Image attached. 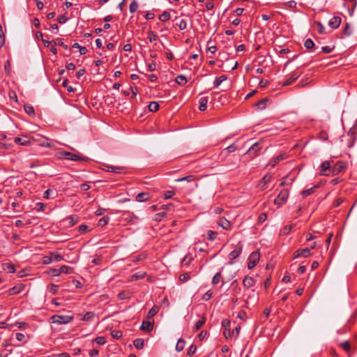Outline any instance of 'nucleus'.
Listing matches in <instances>:
<instances>
[{"label":"nucleus","mask_w":357,"mask_h":357,"mask_svg":"<svg viewBox=\"0 0 357 357\" xmlns=\"http://www.w3.org/2000/svg\"><path fill=\"white\" fill-rule=\"evenodd\" d=\"M196 351H197V347L195 345H194V344H192L188 348L187 354L189 356H192V355H194L195 354Z\"/></svg>","instance_id":"51"},{"label":"nucleus","mask_w":357,"mask_h":357,"mask_svg":"<svg viewBox=\"0 0 357 357\" xmlns=\"http://www.w3.org/2000/svg\"><path fill=\"white\" fill-rule=\"evenodd\" d=\"M8 96H9V98H10L11 100H15V102H17V96L16 93H15L14 91L10 90V91L8 92Z\"/></svg>","instance_id":"60"},{"label":"nucleus","mask_w":357,"mask_h":357,"mask_svg":"<svg viewBox=\"0 0 357 357\" xmlns=\"http://www.w3.org/2000/svg\"><path fill=\"white\" fill-rule=\"evenodd\" d=\"M232 332L229 328H225L223 335L226 339L231 337Z\"/></svg>","instance_id":"63"},{"label":"nucleus","mask_w":357,"mask_h":357,"mask_svg":"<svg viewBox=\"0 0 357 357\" xmlns=\"http://www.w3.org/2000/svg\"><path fill=\"white\" fill-rule=\"evenodd\" d=\"M51 256L52 257V260L53 261H60L63 259V256L61 255H60V254H57V253H54V252H51Z\"/></svg>","instance_id":"49"},{"label":"nucleus","mask_w":357,"mask_h":357,"mask_svg":"<svg viewBox=\"0 0 357 357\" xmlns=\"http://www.w3.org/2000/svg\"><path fill=\"white\" fill-rule=\"evenodd\" d=\"M185 342L183 339L181 338L178 340L177 344L176 345V350L177 351H181L183 350L185 347Z\"/></svg>","instance_id":"32"},{"label":"nucleus","mask_w":357,"mask_h":357,"mask_svg":"<svg viewBox=\"0 0 357 357\" xmlns=\"http://www.w3.org/2000/svg\"><path fill=\"white\" fill-rule=\"evenodd\" d=\"M316 188V186L310 188L307 190H303L301 192V195L303 197H306L310 195H312L314 192V189Z\"/></svg>","instance_id":"42"},{"label":"nucleus","mask_w":357,"mask_h":357,"mask_svg":"<svg viewBox=\"0 0 357 357\" xmlns=\"http://www.w3.org/2000/svg\"><path fill=\"white\" fill-rule=\"evenodd\" d=\"M146 275V273L144 271H139L132 275L129 279V281H136L138 280L143 279Z\"/></svg>","instance_id":"15"},{"label":"nucleus","mask_w":357,"mask_h":357,"mask_svg":"<svg viewBox=\"0 0 357 357\" xmlns=\"http://www.w3.org/2000/svg\"><path fill=\"white\" fill-rule=\"evenodd\" d=\"M109 220V218L108 216H104L99 220L98 225L100 227H103L108 223Z\"/></svg>","instance_id":"43"},{"label":"nucleus","mask_w":357,"mask_h":357,"mask_svg":"<svg viewBox=\"0 0 357 357\" xmlns=\"http://www.w3.org/2000/svg\"><path fill=\"white\" fill-rule=\"evenodd\" d=\"M73 319L72 316L55 314L51 317L52 323L59 324H68Z\"/></svg>","instance_id":"4"},{"label":"nucleus","mask_w":357,"mask_h":357,"mask_svg":"<svg viewBox=\"0 0 357 357\" xmlns=\"http://www.w3.org/2000/svg\"><path fill=\"white\" fill-rule=\"evenodd\" d=\"M190 279V276L188 273L181 274L179 276V280L181 282H185Z\"/></svg>","instance_id":"46"},{"label":"nucleus","mask_w":357,"mask_h":357,"mask_svg":"<svg viewBox=\"0 0 357 357\" xmlns=\"http://www.w3.org/2000/svg\"><path fill=\"white\" fill-rule=\"evenodd\" d=\"M328 133L325 130H321L319 132V138L323 141L328 139Z\"/></svg>","instance_id":"52"},{"label":"nucleus","mask_w":357,"mask_h":357,"mask_svg":"<svg viewBox=\"0 0 357 357\" xmlns=\"http://www.w3.org/2000/svg\"><path fill=\"white\" fill-rule=\"evenodd\" d=\"M347 163L342 160H338L332 165L331 176H335L345 170Z\"/></svg>","instance_id":"6"},{"label":"nucleus","mask_w":357,"mask_h":357,"mask_svg":"<svg viewBox=\"0 0 357 357\" xmlns=\"http://www.w3.org/2000/svg\"><path fill=\"white\" fill-rule=\"evenodd\" d=\"M287 157V155L285 153H281L278 155L277 157L272 158L269 162L268 165L273 167L280 161L284 160Z\"/></svg>","instance_id":"12"},{"label":"nucleus","mask_w":357,"mask_h":357,"mask_svg":"<svg viewBox=\"0 0 357 357\" xmlns=\"http://www.w3.org/2000/svg\"><path fill=\"white\" fill-rule=\"evenodd\" d=\"M133 345L137 349H142L144 345L143 339H141V338L135 339L133 342Z\"/></svg>","instance_id":"31"},{"label":"nucleus","mask_w":357,"mask_h":357,"mask_svg":"<svg viewBox=\"0 0 357 357\" xmlns=\"http://www.w3.org/2000/svg\"><path fill=\"white\" fill-rule=\"evenodd\" d=\"M138 8H139L138 3L137 2L136 0H133L130 3V6H129L130 12L132 13H134L137 10Z\"/></svg>","instance_id":"35"},{"label":"nucleus","mask_w":357,"mask_h":357,"mask_svg":"<svg viewBox=\"0 0 357 357\" xmlns=\"http://www.w3.org/2000/svg\"><path fill=\"white\" fill-rule=\"evenodd\" d=\"M14 142L16 144H20V145H23V146L28 145L30 143L29 141L24 139L21 138V137H15V139H14Z\"/></svg>","instance_id":"40"},{"label":"nucleus","mask_w":357,"mask_h":357,"mask_svg":"<svg viewBox=\"0 0 357 357\" xmlns=\"http://www.w3.org/2000/svg\"><path fill=\"white\" fill-rule=\"evenodd\" d=\"M294 226V225H289L284 226L282 230V234H284V235L288 234L291 231V230Z\"/></svg>","instance_id":"50"},{"label":"nucleus","mask_w":357,"mask_h":357,"mask_svg":"<svg viewBox=\"0 0 357 357\" xmlns=\"http://www.w3.org/2000/svg\"><path fill=\"white\" fill-rule=\"evenodd\" d=\"M199 109L200 111H205L207 108L208 98L202 97L199 100Z\"/></svg>","instance_id":"20"},{"label":"nucleus","mask_w":357,"mask_h":357,"mask_svg":"<svg viewBox=\"0 0 357 357\" xmlns=\"http://www.w3.org/2000/svg\"><path fill=\"white\" fill-rule=\"evenodd\" d=\"M212 296V293L211 291H208L206 293H205L202 296V300L204 301H208Z\"/></svg>","instance_id":"64"},{"label":"nucleus","mask_w":357,"mask_h":357,"mask_svg":"<svg viewBox=\"0 0 357 357\" xmlns=\"http://www.w3.org/2000/svg\"><path fill=\"white\" fill-rule=\"evenodd\" d=\"M175 82L180 86H184L188 82V80L184 75H179L176 77Z\"/></svg>","instance_id":"25"},{"label":"nucleus","mask_w":357,"mask_h":357,"mask_svg":"<svg viewBox=\"0 0 357 357\" xmlns=\"http://www.w3.org/2000/svg\"><path fill=\"white\" fill-rule=\"evenodd\" d=\"M357 139V125L354 126L348 132L346 137L347 146L349 148L352 147L354 145L356 140Z\"/></svg>","instance_id":"1"},{"label":"nucleus","mask_w":357,"mask_h":357,"mask_svg":"<svg viewBox=\"0 0 357 357\" xmlns=\"http://www.w3.org/2000/svg\"><path fill=\"white\" fill-rule=\"evenodd\" d=\"M218 225L226 230H229L231 229V222L223 217L219 218L218 221Z\"/></svg>","instance_id":"13"},{"label":"nucleus","mask_w":357,"mask_h":357,"mask_svg":"<svg viewBox=\"0 0 357 357\" xmlns=\"http://www.w3.org/2000/svg\"><path fill=\"white\" fill-rule=\"evenodd\" d=\"M268 102V98H263L261 99V100H259V102H257L256 104H255V106L257 107V109L259 110H262V109H264L266 107V103Z\"/></svg>","instance_id":"22"},{"label":"nucleus","mask_w":357,"mask_h":357,"mask_svg":"<svg viewBox=\"0 0 357 357\" xmlns=\"http://www.w3.org/2000/svg\"><path fill=\"white\" fill-rule=\"evenodd\" d=\"M236 149V146L234 144H231L227 148L221 151L220 155H224L226 157L228 153L235 151Z\"/></svg>","instance_id":"19"},{"label":"nucleus","mask_w":357,"mask_h":357,"mask_svg":"<svg viewBox=\"0 0 357 357\" xmlns=\"http://www.w3.org/2000/svg\"><path fill=\"white\" fill-rule=\"evenodd\" d=\"M207 238L210 241H213L216 238L218 233L211 230H208L206 234Z\"/></svg>","instance_id":"41"},{"label":"nucleus","mask_w":357,"mask_h":357,"mask_svg":"<svg viewBox=\"0 0 357 357\" xmlns=\"http://www.w3.org/2000/svg\"><path fill=\"white\" fill-rule=\"evenodd\" d=\"M5 44V36L3 33L2 27L0 25V48L2 47Z\"/></svg>","instance_id":"53"},{"label":"nucleus","mask_w":357,"mask_h":357,"mask_svg":"<svg viewBox=\"0 0 357 357\" xmlns=\"http://www.w3.org/2000/svg\"><path fill=\"white\" fill-rule=\"evenodd\" d=\"M49 291L52 294H56L58 292L59 286L54 284H50L48 286Z\"/></svg>","instance_id":"44"},{"label":"nucleus","mask_w":357,"mask_h":357,"mask_svg":"<svg viewBox=\"0 0 357 357\" xmlns=\"http://www.w3.org/2000/svg\"><path fill=\"white\" fill-rule=\"evenodd\" d=\"M60 155L62 157H64L67 160H73V161H84L86 160V158L82 155H80L77 153L68 152V151H62L60 153Z\"/></svg>","instance_id":"5"},{"label":"nucleus","mask_w":357,"mask_h":357,"mask_svg":"<svg viewBox=\"0 0 357 357\" xmlns=\"http://www.w3.org/2000/svg\"><path fill=\"white\" fill-rule=\"evenodd\" d=\"M262 149V146L261 144V142H255L254 144H252L248 151H247V153L252 155V157H255L258 155L259 151Z\"/></svg>","instance_id":"9"},{"label":"nucleus","mask_w":357,"mask_h":357,"mask_svg":"<svg viewBox=\"0 0 357 357\" xmlns=\"http://www.w3.org/2000/svg\"><path fill=\"white\" fill-rule=\"evenodd\" d=\"M241 252H242V248L241 246L237 248L236 249L234 250L233 251H231L229 254L230 259L233 260V259H235L236 258H237L240 255Z\"/></svg>","instance_id":"24"},{"label":"nucleus","mask_w":357,"mask_h":357,"mask_svg":"<svg viewBox=\"0 0 357 357\" xmlns=\"http://www.w3.org/2000/svg\"><path fill=\"white\" fill-rule=\"evenodd\" d=\"M206 320V317H202L201 319H199L198 321H197L194 326V331H199L203 326V325L205 324Z\"/></svg>","instance_id":"27"},{"label":"nucleus","mask_w":357,"mask_h":357,"mask_svg":"<svg viewBox=\"0 0 357 357\" xmlns=\"http://www.w3.org/2000/svg\"><path fill=\"white\" fill-rule=\"evenodd\" d=\"M51 43H54V45H59L60 47H63L65 50L68 49V45L64 44L63 42L60 39H58V42L52 40L51 41Z\"/></svg>","instance_id":"55"},{"label":"nucleus","mask_w":357,"mask_h":357,"mask_svg":"<svg viewBox=\"0 0 357 357\" xmlns=\"http://www.w3.org/2000/svg\"><path fill=\"white\" fill-rule=\"evenodd\" d=\"M227 79L226 75H222L220 77H216L215 80L213 82L214 87H218L220 85V84L225 81Z\"/></svg>","instance_id":"36"},{"label":"nucleus","mask_w":357,"mask_h":357,"mask_svg":"<svg viewBox=\"0 0 357 357\" xmlns=\"http://www.w3.org/2000/svg\"><path fill=\"white\" fill-rule=\"evenodd\" d=\"M158 312V308L156 306H153L152 308H151L147 314L148 319H151L153 317H154Z\"/></svg>","instance_id":"38"},{"label":"nucleus","mask_w":357,"mask_h":357,"mask_svg":"<svg viewBox=\"0 0 357 357\" xmlns=\"http://www.w3.org/2000/svg\"><path fill=\"white\" fill-rule=\"evenodd\" d=\"M344 200V198H342V197L337 198L333 202V206H335V207L339 206L340 204H342L343 203Z\"/></svg>","instance_id":"62"},{"label":"nucleus","mask_w":357,"mask_h":357,"mask_svg":"<svg viewBox=\"0 0 357 357\" xmlns=\"http://www.w3.org/2000/svg\"><path fill=\"white\" fill-rule=\"evenodd\" d=\"M23 289L22 285L20 286H15L9 289V295H15L20 293Z\"/></svg>","instance_id":"29"},{"label":"nucleus","mask_w":357,"mask_h":357,"mask_svg":"<svg viewBox=\"0 0 357 357\" xmlns=\"http://www.w3.org/2000/svg\"><path fill=\"white\" fill-rule=\"evenodd\" d=\"M260 258V254L259 252H253L250 254L248 258V269H252L259 262Z\"/></svg>","instance_id":"7"},{"label":"nucleus","mask_w":357,"mask_h":357,"mask_svg":"<svg viewBox=\"0 0 357 357\" xmlns=\"http://www.w3.org/2000/svg\"><path fill=\"white\" fill-rule=\"evenodd\" d=\"M66 221L68 222V226L71 227L75 225L78 222V218L70 215L66 218Z\"/></svg>","instance_id":"34"},{"label":"nucleus","mask_w":357,"mask_h":357,"mask_svg":"<svg viewBox=\"0 0 357 357\" xmlns=\"http://www.w3.org/2000/svg\"><path fill=\"white\" fill-rule=\"evenodd\" d=\"M170 13L167 11H164L160 16L159 20L161 22H167L170 19Z\"/></svg>","instance_id":"37"},{"label":"nucleus","mask_w":357,"mask_h":357,"mask_svg":"<svg viewBox=\"0 0 357 357\" xmlns=\"http://www.w3.org/2000/svg\"><path fill=\"white\" fill-rule=\"evenodd\" d=\"M57 20L59 23L64 24L68 20V18L64 15H61L58 16Z\"/></svg>","instance_id":"57"},{"label":"nucleus","mask_w":357,"mask_h":357,"mask_svg":"<svg viewBox=\"0 0 357 357\" xmlns=\"http://www.w3.org/2000/svg\"><path fill=\"white\" fill-rule=\"evenodd\" d=\"M333 163V160H325L324 161L320 166V173L321 176H331V170H332V164Z\"/></svg>","instance_id":"2"},{"label":"nucleus","mask_w":357,"mask_h":357,"mask_svg":"<svg viewBox=\"0 0 357 357\" xmlns=\"http://www.w3.org/2000/svg\"><path fill=\"white\" fill-rule=\"evenodd\" d=\"M271 179V175H268V174H266L265 175L260 181V185H261V188L263 190L265 189V185L270 182Z\"/></svg>","instance_id":"33"},{"label":"nucleus","mask_w":357,"mask_h":357,"mask_svg":"<svg viewBox=\"0 0 357 357\" xmlns=\"http://www.w3.org/2000/svg\"><path fill=\"white\" fill-rule=\"evenodd\" d=\"M311 255V251L310 248H303V249H299L296 250L294 252V259L303 257H307Z\"/></svg>","instance_id":"10"},{"label":"nucleus","mask_w":357,"mask_h":357,"mask_svg":"<svg viewBox=\"0 0 357 357\" xmlns=\"http://www.w3.org/2000/svg\"><path fill=\"white\" fill-rule=\"evenodd\" d=\"M150 196L147 192H140L136 196V200L137 202H146L149 200Z\"/></svg>","instance_id":"21"},{"label":"nucleus","mask_w":357,"mask_h":357,"mask_svg":"<svg viewBox=\"0 0 357 357\" xmlns=\"http://www.w3.org/2000/svg\"><path fill=\"white\" fill-rule=\"evenodd\" d=\"M112 335L116 339H120L122 337L123 333L121 331H112Z\"/></svg>","instance_id":"59"},{"label":"nucleus","mask_w":357,"mask_h":357,"mask_svg":"<svg viewBox=\"0 0 357 357\" xmlns=\"http://www.w3.org/2000/svg\"><path fill=\"white\" fill-rule=\"evenodd\" d=\"M5 269L7 270L8 273H15V268L14 265L10 264H5Z\"/></svg>","instance_id":"56"},{"label":"nucleus","mask_w":357,"mask_h":357,"mask_svg":"<svg viewBox=\"0 0 357 357\" xmlns=\"http://www.w3.org/2000/svg\"><path fill=\"white\" fill-rule=\"evenodd\" d=\"M148 108L150 112H155L159 109L160 105L157 102L152 101L149 103Z\"/></svg>","instance_id":"28"},{"label":"nucleus","mask_w":357,"mask_h":357,"mask_svg":"<svg viewBox=\"0 0 357 357\" xmlns=\"http://www.w3.org/2000/svg\"><path fill=\"white\" fill-rule=\"evenodd\" d=\"M342 22V19L339 16L333 17L328 22V25L332 29H337L339 27Z\"/></svg>","instance_id":"11"},{"label":"nucleus","mask_w":357,"mask_h":357,"mask_svg":"<svg viewBox=\"0 0 357 357\" xmlns=\"http://www.w3.org/2000/svg\"><path fill=\"white\" fill-rule=\"evenodd\" d=\"M267 218V215L266 213H261L259 217H258V223L259 224H261L263 223L264 222H265V220H266Z\"/></svg>","instance_id":"58"},{"label":"nucleus","mask_w":357,"mask_h":357,"mask_svg":"<svg viewBox=\"0 0 357 357\" xmlns=\"http://www.w3.org/2000/svg\"><path fill=\"white\" fill-rule=\"evenodd\" d=\"M221 279V272L217 273L212 279V284H217L220 282Z\"/></svg>","instance_id":"47"},{"label":"nucleus","mask_w":357,"mask_h":357,"mask_svg":"<svg viewBox=\"0 0 357 357\" xmlns=\"http://www.w3.org/2000/svg\"><path fill=\"white\" fill-rule=\"evenodd\" d=\"M255 284V281L250 276H245L243 280V285L246 289H250L253 287Z\"/></svg>","instance_id":"14"},{"label":"nucleus","mask_w":357,"mask_h":357,"mask_svg":"<svg viewBox=\"0 0 357 357\" xmlns=\"http://www.w3.org/2000/svg\"><path fill=\"white\" fill-rule=\"evenodd\" d=\"M24 109L25 112L29 114V116H34L35 115V110L32 105L26 104L24 106Z\"/></svg>","instance_id":"30"},{"label":"nucleus","mask_w":357,"mask_h":357,"mask_svg":"<svg viewBox=\"0 0 357 357\" xmlns=\"http://www.w3.org/2000/svg\"><path fill=\"white\" fill-rule=\"evenodd\" d=\"M340 347L346 351L350 350V343L349 341H344L340 344Z\"/></svg>","instance_id":"54"},{"label":"nucleus","mask_w":357,"mask_h":357,"mask_svg":"<svg viewBox=\"0 0 357 357\" xmlns=\"http://www.w3.org/2000/svg\"><path fill=\"white\" fill-rule=\"evenodd\" d=\"M197 179V176L195 175H188L176 180V182L181 181H187V182H192Z\"/></svg>","instance_id":"23"},{"label":"nucleus","mask_w":357,"mask_h":357,"mask_svg":"<svg viewBox=\"0 0 357 357\" xmlns=\"http://www.w3.org/2000/svg\"><path fill=\"white\" fill-rule=\"evenodd\" d=\"M153 323L151 321H143L140 329L144 331L149 332L153 329Z\"/></svg>","instance_id":"16"},{"label":"nucleus","mask_w":357,"mask_h":357,"mask_svg":"<svg viewBox=\"0 0 357 357\" xmlns=\"http://www.w3.org/2000/svg\"><path fill=\"white\" fill-rule=\"evenodd\" d=\"M304 46L306 49L311 50L314 47V43L311 39L308 38L305 41Z\"/></svg>","instance_id":"45"},{"label":"nucleus","mask_w":357,"mask_h":357,"mask_svg":"<svg viewBox=\"0 0 357 357\" xmlns=\"http://www.w3.org/2000/svg\"><path fill=\"white\" fill-rule=\"evenodd\" d=\"M94 342H96L98 345H103L105 344L106 340L105 338L102 336L97 337L93 340Z\"/></svg>","instance_id":"48"},{"label":"nucleus","mask_w":357,"mask_h":357,"mask_svg":"<svg viewBox=\"0 0 357 357\" xmlns=\"http://www.w3.org/2000/svg\"><path fill=\"white\" fill-rule=\"evenodd\" d=\"M289 190L287 189L282 190L277 197L274 200V204L275 205H278L279 206L283 205L285 204L288 199L289 197Z\"/></svg>","instance_id":"3"},{"label":"nucleus","mask_w":357,"mask_h":357,"mask_svg":"<svg viewBox=\"0 0 357 357\" xmlns=\"http://www.w3.org/2000/svg\"><path fill=\"white\" fill-rule=\"evenodd\" d=\"M300 75L297 73H292L289 78H288L283 84L282 86H289L291 84H292L294 81H296L298 77Z\"/></svg>","instance_id":"17"},{"label":"nucleus","mask_w":357,"mask_h":357,"mask_svg":"<svg viewBox=\"0 0 357 357\" xmlns=\"http://www.w3.org/2000/svg\"><path fill=\"white\" fill-rule=\"evenodd\" d=\"M102 169L109 172H113L116 174H121L123 172L125 168L121 166H114L107 164L102 165Z\"/></svg>","instance_id":"8"},{"label":"nucleus","mask_w":357,"mask_h":357,"mask_svg":"<svg viewBox=\"0 0 357 357\" xmlns=\"http://www.w3.org/2000/svg\"><path fill=\"white\" fill-rule=\"evenodd\" d=\"M175 20H178L176 25L178 26L180 31L185 30L187 28L188 24L185 19H179L178 17H175Z\"/></svg>","instance_id":"18"},{"label":"nucleus","mask_w":357,"mask_h":357,"mask_svg":"<svg viewBox=\"0 0 357 357\" xmlns=\"http://www.w3.org/2000/svg\"><path fill=\"white\" fill-rule=\"evenodd\" d=\"M175 195V192L174 191H172V190H169V191H166L165 193H164V197L165 199H170L172 198L174 195Z\"/></svg>","instance_id":"61"},{"label":"nucleus","mask_w":357,"mask_h":357,"mask_svg":"<svg viewBox=\"0 0 357 357\" xmlns=\"http://www.w3.org/2000/svg\"><path fill=\"white\" fill-rule=\"evenodd\" d=\"M95 317V313L93 312H87L86 314H84L82 318L80 319L82 321H90Z\"/></svg>","instance_id":"26"},{"label":"nucleus","mask_w":357,"mask_h":357,"mask_svg":"<svg viewBox=\"0 0 357 357\" xmlns=\"http://www.w3.org/2000/svg\"><path fill=\"white\" fill-rule=\"evenodd\" d=\"M147 33H148L147 38L149 39V40L151 43L158 40V37L153 31H149Z\"/></svg>","instance_id":"39"}]
</instances>
